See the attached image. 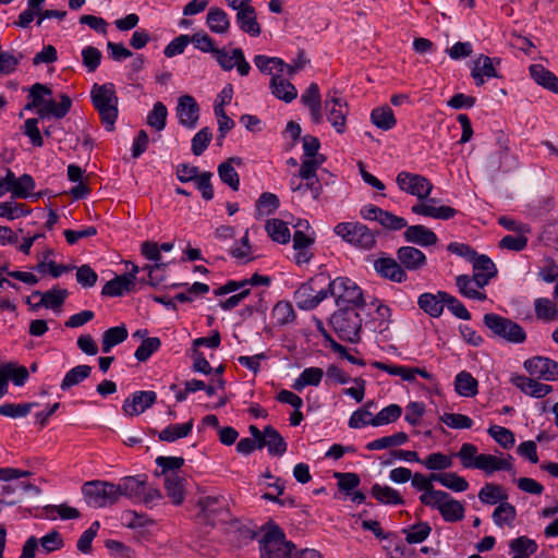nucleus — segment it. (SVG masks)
<instances>
[{"instance_id":"obj_33","label":"nucleus","mask_w":558,"mask_h":558,"mask_svg":"<svg viewBox=\"0 0 558 558\" xmlns=\"http://www.w3.org/2000/svg\"><path fill=\"white\" fill-rule=\"evenodd\" d=\"M32 473L29 471H23L14 468H0V495L8 496L13 494L16 489H20L19 484H12L11 481L21 477H27Z\"/></svg>"},{"instance_id":"obj_62","label":"nucleus","mask_w":558,"mask_h":558,"mask_svg":"<svg viewBox=\"0 0 558 558\" xmlns=\"http://www.w3.org/2000/svg\"><path fill=\"white\" fill-rule=\"evenodd\" d=\"M197 507L206 518H210L225 507V499L220 496H206L199 498Z\"/></svg>"},{"instance_id":"obj_28","label":"nucleus","mask_w":558,"mask_h":558,"mask_svg":"<svg viewBox=\"0 0 558 558\" xmlns=\"http://www.w3.org/2000/svg\"><path fill=\"white\" fill-rule=\"evenodd\" d=\"M494 62L499 64L500 59H492L488 56L481 54L474 61V66L471 71V76L474 78L475 84L477 86H482L485 83L484 77H498L497 71L494 66Z\"/></svg>"},{"instance_id":"obj_34","label":"nucleus","mask_w":558,"mask_h":558,"mask_svg":"<svg viewBox=\"0 0 558 558\" xmlns=\"http://www.w3.org/2000/svg\"><path fill=\"white\" fill-rule=\"evenodd\" d=\"M185 478L177 473H171L165 477V489L171 502L175 506L181 505L185 499Z\"/></svg>"},{"instance_id":"obj_45","label":"nucleus","mask_w":558,"mask_h":558,"mask_svg":"<svg viewBox=\"0 0 558 558\" xmlns=\"http://www.w3.org/2000/svg\"><path fill=\"white\" fill-rule=\"evenodd\" d=\"M265 230L269 238L280 244H287L290 242L291 233L284 221L281 219H268L265 223Z\"/></svg>"},{"instance_id":"obj_39","label":"nucleus","mask_w":558,"mask_h":558,"mask_svg":"<svg viewBox=\"0 0 558 558\" xmlns=\"http://www.w3.org/2000/svg\"><path fill=\"white\" fill-rule=\"evenodd\" d=\"M417 305L430 317L437 318L444 312L445 302L439 296V291L436 294L425 292L418 296Z\"/></svg>"},{"instance_id":"obj_43","label":"nucleus","mask_w":558,"mask_h":558,"mask_svg":"<svg viewBox=\"0 0 558 558\" xmlns=\"http://www.w3.org/2000/svg\"><path fill=\"white\" fill-rule=\"evenodd\" d=\"M128 335H129L128 329H126L125 325H123V324L120 326H116V327H111V328L107 329L102 333V340H101L102 352L109 353L113 347L125 341L128 338Z\"/></svg>"},{"instance_id":"obj_15","label":"nucleus","mask_w":558,"mask_h":558,"mask_svg":"<svg viewBox=\"0 0 558 558\" xmlns=\"http://www.w3.org/2000/svg\"><path fill=\"white\" fill-rule=\"evenodd\" d=\"M217 63L223 71H231L234 66L241 76L248 75L251 65L246 61L244 52L241 48H234L231 54L223 48H217L213 53Z\"/></svg>"},{"instance_id":"obj_50","label":"nucleus","mask_w":558,"mask_h":558,"mask_svg":"<svg viewBox=\"0 0 558 558\" xmlns=\"http://www.w3.org/2000/svg\"><path fill=\"white\" fill-rule=\"evenodd\" d=\"M473 284H475L473 276L470 277L469 275H459L456 278V286L464 298L485 301L487 299L486 294L476 290Z\"/></svg>"},{"instance_id":"obj_51","label":"nucleus","mask_w":558,"mask_h":558,"mask_svg":"<svg viewBox=\"0 0 558 558\" xmlns=\"http://www.w3.org/2000/svg\"><path fill=\"white\" fill-rule=\"evenodd\" d=\"M409 440L408 435L404 432H399L389 436L377 438L366 445V449L374 450H383L386 448H392L397 446H401Z\"/></svg>"},{"instance_id":"obj_5","label":"nucleus","mask_w":558,"mask_h":558,"mask_svg":"<svg viewBox=\"0 0 558 558\" xmlns=\"http://www.w3.org/2000/svg\"><path fill=\"white\" fill-rule=\"evenodd\" d=\"M333 331L342 341L357 343L361 340L362 318L356 308L345 306L330 317Z\"/></svg>"},{"instance_id":"obj_54","label":"nucleus","mask_w":558,"mask_h":558,"mask_svg":"<svg viewBox=\"0 0 558 558\" xmlns=\"http://www.w3.org/2000/svg\"><path fill=\"white\" fill-rule=\"evenodd\" d=\"M35 407H38L37 402L3 403L0 405V415L10 418H21L27 416Z\"/></svg>"},{"instance_id":"obj_58","label":"nucleus","mask_w":558,"mask_h":558,"mask_svg":"<svg viewBox=\"0 0 558 558\" xmlns=\"http://www.w3.org/2000/svg\"><path fill=\"white\" fill-rule=\"evenodd\" d=\"M272 317L278 326L292 323L295 318L292 304L289 301H279L272 308Z\"/></svg>"},{"instance_id":"obj_18","label":"nucleus","mask_w":558,"mask_h":558,"mask_svg":"<svg viewBox=\"0 0 558 558\" xmlns=\"http://www.w3.org/2000/svg\"><path fill=\"white\" fill-rule=\"evenodd\" d=\"M157 400V393L151 390L133 392L122 404L123 413L126 416H137L153 407Z\"/></svg>"},{"instance_id":"obj_20","label":"nucleus","mask_w":558,"mask_h":558,"mask_svg":"<svg viewBox=\"0 0 558 558\" xmlns=\"http://www.w3.org/2000/svg\"><path fill=\"white\" fill-rule=\"evenodd\" d=\"M396 256L405 272L420 271L427 264V257L424 252L415 246H401L397 250Z\"/></svg>"},{"instance_id":"obj_40","label":"nucleus","mask_w":558,"mask_h":558,"mask_svg":"<svg viewBox=\"0 0 558 558\" xmlns=\"http://www.w3.org/2000/svg\"><path fill=\"white\" fill-rule=\"evenodd\" d=\"M534 312L538 320L544 323L558 322V306L548 298H537L534 300Z\"/></svg>"},{"instance_id":"obj_3","label":"nucleus","mask_w":558,"mask_h":558,"mask_svg":"<svg viewBox=\"0 0 558 558\" xmlns=\"http://www.w3.org/2000/svg\"><path fill=\"white\" fill-rule=\"evenodd\" d=\"M264 534L258 541L262 558H293L294 544L287 541L283 530L274 521L262 527Z\"/></svg>"},{"instance_id":"obj_55","label":"nucleus","mask_w":558,"mask_h":558,"mask_svg":"<svg viewBox=\"0 0 558 558\" xmlns=\"http://www.w3.org/2000/svg\"><path fill=\"white\" fill-rule=\"evenodd\" d=\"M402 414V408L399 404H389L381 409L371 421L372 426H383L399 420Z\"/></svg>"},{"instance_id":"obj_61","label":"nucleus","mask_w":558,"mask_h":558,"mask_svg":"<svg viewBox=\"0 0 558 558\" xmlns=\"http://www.w3.org/2000/svg\"><path fill=\"white\" fill-rule=\"evenodd\" d=\"M487 433L496 442H498L505 449H510L514 445V434L506 427L492 425L487 429Z\"/></svg>"},{"instance_id":"obj_48","label":"nucleus","mask_w":558,"mask_h":558,"mask_svg":"<svg viewBox=\"0 0 558 558\" xmlns=\"http://www.w3.org/2000/svg\"><path fill=\"white\" fill-rule=\"evenodd\" d=\"M371 121L378 129L384 131H389L393 129L397 124V120L395 118L393 111L390 107L384 106L378 107L372 110Z\"/></svg>"},{"instance_id":"obj_13","label":"nucleus","mask_w":558,"mask_h":558,"mask_svg":"<svg viewBox=\"0 0 558 558\" xmlns=\"http://www.w3.org/2000/svg\"><path fill=\"white\" fill-rule=\"evenodd\" d=\"M325 110L328 121L338 133L342 134L345 131L348 106L345 100L339 96L338 90L328 92L325 99Z\"/></svg>"},{"instance_id":"obj_47","label":"nucleus","mask_w":558,"mask_h":558,"mask_svg":"<svg viewBox=\"0 0 558 558\" xmlns=\"http://www.w3.org/2000/svg\"><path fill=\"white\" fill-rule=\"evenodd\" d=\"M432 480L457 493L465 492L469 488L468 481L453 472L432 473Z\"/></svg>"},{"instance_id":"obj_41","label":"nucleus","mask_w":558,"mask_h":558,"mask_svg":"<svg viewBox=\"0 0 558 558\" xmlns=\"http://www.w3.org/2000/svg\"><path fill=\"white\" fill-rule=\"evenodd\" d=\"M372 496L380 504L397 506L404 505V499L390 486L374 484L371 488Z\"/></svg>"},{"instance_id":"obj_22","label":"nucleus","mask_w":558,"mask_h":558,"mask_svg":"<svg viewBox=\"0 0 558 558\" xmlns=\"http://www.w3.org/2000/svg\"><path fill=\"white\" fill-rule=\"evenodd\" d=\"M177 114L182 125L194 129L199 118V107L194 97L183 95L178 100Z\"/></svg>"},{"instance_id":"obj_56","label":"nucleus","mask_w":558,"mask_h":558,"mask_svg":"<svg viewBox=\"0 0 558 558\" xmlns=\"http://www.w3.org/2000/svg\"><path fill=\"white\" fill-rule=\"evenodd\" d=\"M430 532L432 527L427 522H418L403 530L408 544L423 543L429 536Z\"/></svg>"},{"instance_id":"obj_19","label":"nucleus","mask_w":558,"mask_h":558,"mask_svg":"<svg viewBox=\"0 0 558 558\" xmlns=\"http://www.w3.org/2000/svg\"><path fill=\"white\" fill-rule=\"evenodd\" d=\"M374 269L381 278L392 282L402 283L408 279V275L400 262L390 256L376 258L374 260Z\"/></svg>"},{"instance_id":"obj_16","label":"nucleus","mask_w":558,"mask_h":558,"mask_svg":"<svg viewBox=\"0 0 558 558\" xmlns=\"http://www.w3.org/2000/svg\"><path fill=\"white\" fill-rule=\"evenodd\" d=\"M526 372L538 379L548 381L558 380V362L545 357L533 356L524 362Z\"/></svg>"},{"instance_id":"obj_21","label":"nucleus","mask_w":558,"mask_h":558,"mask_svg":"<svg viewBox=\"0 0 558 558\" xmlns=\"http://www.w3.org/2000/svg\"><path fill=\"white\" fill-rule=\"evenodd\" d=\"M471 263L474 270L473 279L477 288H484L497 276V267L487 255L476 254Z\"/></svg>"},{"instance_id":"obj_49","label":"nucleus","mask_w":558,"mask_h":558,"mask_svg":"<svg viewBox=\"0 0 558 558\" xmlns=\"http://www.w3.org/2000/svg\"><path fill=\"white\" fill-rule=\"evenodd\" d=\"M456 392L462 397H474L477 393V380L468 372H460L454 379Z\"/></svg>"},{"instance_id":"obj_23","label":"nucleus","mask_w":558,"mask_h":558,"mask_svg":"<svg viewBox=\"0 0 558 558\" xmlns=\"http://www.w3.org/2000/svg\"><path fill=\"white\" fill-rule=\"evenodd\" d=\"M427 202H421L412 206L411 210L413 214L421 215L424 217H429L434 219L440 220H449L452 219L457 215V209L453 207L442 205V206H434L436 203L435 198H427Z\"/></svg>"},{"instance_id":"obj_11","label":"nucleus","mask_w":558,"mask_h":558,"mask_svg":"<svg viewBox=\"0 0 558 558\" xmlns=\"http://www.w3.org/2000/svg\"><path fill=\"white\" fill-rule=\"evenodd\" d=\"M434 499L428 507L437 509L446 522H458L463 520L465 508L464 505L452 498V496L445 492H434Z\"/></svg>"},{"instance_id":"obj_4","label":"nucleus","mask_w":558,"mask_h":558,"mask_svg":"<svg viewBox=\"0 0 558 558\" xmlns=\"http://www.w3.org/2000/svg\"><path fill=\"white\" fill-rule=\"evenodd\" d=\"M333 232L350 245L371 251L377 244L378 230H372L359 221L339 222L335 226Z\"/></svg>"},{"instance_id":"obj_46","label":"nucleus","mask_w":558,"mask_h":558,"mask_svg":"<svg viewBox=\"0 0 558 558\" xmlns=\"http://www.w3.org/2000/svg\"><path fill=\"white\" fill-rule=\"evenodd\" d=\"M92 366L89 365H77L66 372L64 378L61 381L60 389L66 391L73 386H76L88 378L92 374Z\"/></svg>"},{"instance_id":"obj_53","label":"nucleus","mask_w":558,"mask_h":558,"mask_svg":"<svg viewBox=\"0 0 558 558\" xmlns=\"http://www.w3.org/2000/svg\"><path fill=\"white\" fill-rule=\"evenodd\" d=\"M517 517V510L510 502H501L493 512L494 523L502 527L504 525L511 526Z\"/></svg>"},{"instance_id":"obj_6","label":"nucleus","mask_w":558,"mask_h":558,"mask_svg":"<svg viewBox=\"0 0 558 558\" xmlns=\"http://www.w3.org/2000/svg\"><path fill=\"white\" fill-rule=\"evenodd\" d=\"M326 290L327 298L333 296L338 306L361 308L365 305L361 288L348 277H337L328 283Z\"/></svg>"},{"instance_id":"obj_29","label":"nucleus","mask_w":558,"mask_h":558,"mask_svg":"<svg viewBox=\"0 0 558 558\" xmlns=\"http://www.w3.org/2000/svg\"><path fill=\"white\" fill-rule=\"evenodd\" d=\"M72 106L71 98L62 94L60 96V102H56L54 100L50 99L45 102V105L37 110L39 119H45L48 117H53L56 119H62L64 118Z\"/></svg>"},{"instance_id":"obj_10","label":"nucleus","mask_w":558,"mask_h":558,"mask_svg":"<svg viewBox=\"0 0 558 558\" xmlns=\"http://www.w3.org/2000/svg\"><path fill=\"white\" fill-rule=\"evenodd\" d=\"M396 182L401 191L416 196L420 201L427 199L434 187L426 177L408 171L399 172Z\"/></svg>"},{"instance_id":"obj_31","label":"nucleus","mask_w":558,"mask_h":558,"mask_svg":"<svg viewBox=\"0 0 558 558\" xmlns=\"http://www.w3.org/2000/svg\"><path fill=\"white\" fill-rule=\"evenodd\" d=\"M529 72L537 85L548 89L551 93L558 94V77L555 73L538 63L531 64Z\"/></svg>"},{"instance_id":"obj_2","label":"nucleus","mask_w":558,"mask_h":558,"mask_svg":"<svg viewBox=\"0 0 558 558\" xmlns=\"http://www.w3.org/2000/svg\"><path fill=\"white\" fill-rule=\"evenodd\" d=\"M90 101L105 130L112 132L119 117V97L113 83H95L90 89Z\"/></svg>"},{"instance_id":"obj_60","label":"nucleus","mask_w":558,"mask_h":558,"mask_svg":"<svg viewBox=\"0 0 558 558\" xmlns=\"http://www.w3.org/2000/svg\"><path fill=\"white\" fill-rule=\"evenodd\" d=\"M161 347V340L158 337L146 338L135 350L134 356L138 362L147 361Z\"/></svg>"},{"instance_id":"obj_1","label":"nucleus","mask_w":558,"mask_h":558,"mask_svg":"<svg viewBox=\"0 0 558 558\" xmlns=\"http://www.w3.org/2000/svg\"><path fill=\"white\" fill-rule=\"evenodd\" d=\"M477 447L470 442L462 444L457 457L465 469H478L487 475L497 471H507L515 474L513 468V458L508 454L507 458H498L494 454L477 453Z\"/></svg>"},{"instance_id":"obj_37","label":"nucleus","mask_w":558,"mask_h":558,"mask_svg":"<svg viewBox=\"0 0 558 558\" xmlns=\"http://www.w3.org/2000/svg\"><path fill=\"white\" fill-rule=\"evenodd\" d=\"M206 24L211 33L226 34L230 28V19L221 8L211 7L207 12Z\"/></svg>"},{"instance_id":"obj_30","label":"nucleus","mask_w":558,"mask_h":558,"mask_svg":"<svg viewBox=\"0 0 558 558\" xmlns=\"http://www.w3.org/2000/svg\"><path fill=\"white\" fill-rule=\"evenodd\" d=\"M269 87L276 98L287 104L293 101L298 96L295 86L290 81L283 78L281 74L271 76Z\"/></svg>"},{"instance_id":"obj_12","label":"nucleus","mask_w":558,"mask_h":558,"mask_svg":"<svg viewBox=\"0 0 558 558\" xmlns=\"http://www.w3.org/2000/svg\"><path fill=\"white\" fill-rule=\"evenodd\" d=\"M360 216L364 220L377 221L381 227L390 231H398L407 227L408 222L391 211L385 210L376 205L367 204L361 207Z\"/></svg>"},{"instance_id":"obj_38","label":"nucleus","mask_w":558,"mask_h":558,"mask_svg":"<svg viewBox=\"0 0 558 558\" xmlns=\"http://www.w3.org/2000/svg\"><path fill=\"white\" fill-rule=\"evenodd\" d=\"M33 295L40 296V302L35 305V307L44 306L47 308H59L64 303L65 299L68 298V290L65 289H59V288H52L46 292L35 291L33 292Z\"/></svg>"},{"instance_id":"obj_36","label":"nucleus","mask_w":558,"mask_h":558,"mask_svg":"<svg viewBox=\"0 0 558 558\" xmlns=\"http://www.w3.org/2000/svg\"><path fill=\"white\" fill-rule=\"evenodd\" d=\"M134 291H136V288H134V282L130 281L123 275H119L105 283L101 290V294L105 296L116 298Z\"/></svg>"},{"instance_id":"obj_63","label":"nucleus","mask_w":558,"mask_h":558,"mask_svg":"<svg viewBox=\"0 0 558 558\" xmlns=\"http://www.w3.org/2000/svg\"><path fill=\"white\" fill-rule=\"evenodd\" d=\"M439 296L442 298V301L445 302V305H447L448 310L458 318L463 320L471 319V314L466 310V307L461 303L457 298L453 295L445 292L439 291Z\"/></svg>"},{"instance_id":"obj_57","label":"nucleus","mask_w":558,"mask_h":558,"mask_svg":"<svg viewBox=\"0 0 558 558\" xmlns=\"http://www.w3.org/2000/svg\"><path fill=\"white\" fill-rule=\"evenodd\" d=\"M168 110L161 102L157 101L147 114V124L156 131H162L167 124Z\"/></svg>"},{"instance_id":"obj_27","label":"nucleus","mask_w":558,"mask_h":558,"mask_svg":"<svg viewBox=\"0 0 558 558\" xmlns=\"http://www.w3.org/2000/svg\"><path fill=\"white\" fill-rule=\"evenodd\" d=\"M146 481L147 476L144 474L125 476L119 484H117V487H119L120 490V497L125 496L133 502H138L142 494H144L143 489L145 488Z\"/></svg>"},{"instance_id":"obj_14","label":"nucleus","mask_w":558,"mask_h":558,"mask_svg":"<svg viewBox=\"0 0 558 558\" xmlns=\"http://www.w3.org/2000/svg\"><path fill=\"white\" fill-rule=\"evenodd\" d=\"M317 279L302 283L294 292L293 299L296 306L302 311H312L316 308L322 301L327 299V290H316Z\"/></svg>"},{"instance_id":"obj_35","label":"nucleus","mask_w":558,"mask_h":558,"mask_svg":"<svg viewBox=\"0 0 558 558\" xmlns=\"http://www.w3.org/2000/svg\"><path fill=\"white\" fill-rule=\"evenodd\" d=\"M512 383L524 393L534 398H543L553 391L550 385L538 383L525 376H517L512 379Z\"/></svg>"},{"instance_id":"obj_59","label":"nucleus","mask_w":558,"mask_h":558,"mask_svg":"<svg viewBox=\"0 0 558 558\" xmlns=\"http://www.w3.org/2000/svg\"><path fill=\"white\" fill-rule=\"evenodd\" d=\"M421 463L430 471H444L450 469L453 464L452 458L442 452H433L428 454Z\"/></svg>"},{"instance_id":"obj_52","label":"nucleus","mask_w":558,"mask_h":558,"mask_svg":"<svg viewBox=\"0 0 558 558\" xmlns=\"http://www.w3.org/2000/svg\"><path fill=\"white\" fill-rule=\"evenodd\" d=\"M478 498L483 504L495 505L498 501L507 502L508 495L502 490V487L493 484L486 483L478 493Z\"/></svg>"},{"instance_id":"obj_42","label":"nucleus","mask_w":558,"mask_h":558,"mask_svg":"<svg viewBox=\"0 0 558 558\" xmlns=\"http://www.w3.org/2000/svg\"><path fill=\"white\" fill-rule=\"evenodd\" d=\"M411 481H412V486L415 489L423 492V494L420 496L421 504H423L425 506H428L429 504H432V500L435 498L434 492L439 490V489H435L432 484L433 482H435L434 480H432V474L428 477H426L422 473H415L414 475H412Z\"/></svg>"},{"instance_id":"obj_25","label":"nucleus","mask_w":558,"mask_h":558,"mask_svg":"<svg viewBox=\"0 0 558 558\" xmlns=\"http://www.w3.org/2000/svg\"><path fill=\"white\" fill-rule=\"evenodd\" d=\"M267 447L268 453L281 457L287 451L288 445L279 432L271 425L264 427L263 439L258 442V449Z\"/></svg>"},{"instance_id":"obj_24","label":"nucleus","mask_w":558,"mask_h":558,"mask_svg":"<svg viewBox=\"0 0 558 558\" xmlns=\"http://www.w3.org/2000/svg\"><path fill=\"white\" fill-rule=\"evenodd\" d=\"M405 231L403 233L404 240L408 243H412L422 247L435 245L438 242L437 234L426 228L423 225H414L405 227Z\"/></svg>"},{"instance_id":"obj_32","label":"nucleus","mask_w":558,"mask_h":558,"mask_svg":"<svg viewBox=\"0 0 558 558\" xmlns=\"http://www.w3.org/2000/svg\"><path fill=\"white\" fill-rule=\"evenodd\" d=\"M233 163L240 166L242 165V159L240 157H231L228 160L221 162L218 166L217 171L220 180L232 191L236 192L240 189V178L233 167Z\"/></svg>"},{"instance_id":"obj_8","label":"nucleus","mask_w":558,"mask_h":558,"mask_svg":"<svg viewBox=\"0 0 558 558\" xmlns=\"http://www.w3.org/2000/svg\"><path fill=\"white\" fill-rule=\"evenodd\" d=\"M484 325L495 337L501 338L510 343H523L526 340V332L515 322L495 313H487L483 317Z\"/></svg>"},{"instance_id":"obj_44","label":"nucleus","mask_w":558,"mask_h":558,"mask_svg":"<svg viewBox=\"0 0 558 558\" xmlns=\"http://www.w3.org/2000/svg\"><path fill=\"white\" fill-rule=\"evenodd\" d=\"M193 429V420L191 418L183 424H170L163 428L159 434L158 438L160 441L173 442L178 439L184 438L191 434Z\"/></svg>"},{"instance_id":"obj_9","label":"nucleus","mask_w":558,"mask_h":558,"mask_svg":"<svg viewBox=\"0 0 558 558\" xmlns=\"http://www.w3.org/2000/svg\"><path fill=\"white\" fill-rule=\"evenodd\" d=\"M498 149L488 158V167L494 173H509L518 168V158L510 151L509 138L504 133L496 137Z\"/></svg>"},{"instance_id":"obj_26","label":"nucleus","mask_w":558,"mask_h":558,"mask_svg":"<svg viewBox=\"0 0 558 558\" xmlns=\"http://www.w3.org/2000/svg\"><path fill=\"white\" fill-rule=\"evenodd\" d=\"M235 22L242 32L252 37H257L262 33V27L257 22L255 8L252 5L236 10Z\"/></svg>"},{"instance_id":"obj_64","label":"nucleus","mask_w":558,"mask_h":558,"mask_svg":"<svg viewBox=\"0 0 558 558\" xmlns=\"http://www.w3.org/2000/svg\"><path fill=\"white\" fill-rule=\"evenodd\" d=\"M35 189V181L31 174L24 173L16 178L15 184L11 190L12 196L17 198H27Z\"/></svg>"},{"instance_id":"obj_7","label":"nucleus","mask_w":558,"mask_h":558,"mask_svg":"<svg viewBox=\"0 0 558 558\" xmlns=\"http://www.w3.org/2000/svg\"><path fill=\"white\" fill-rule=\"evenodd\" d=\"M82 493L88 506L105 508L112 506L120 499V490L117 484L106 481H90L82 486Z\"/></svg>"},{"instance_id":"obj_17","label":"nucleus","mask_w":558,"mask_h":558,"mask_svg":"<svg viewBox=\"0 0 558 558\" xmlns=\"http://www.w3.org/2000/svg\"><path fill=\"white\" fill-rule=\"evenodd\" d=\"M29 377V373L27 368L23 365H17L16 363L9 362L5 364H1L0 366V399L3 398L9 390V381L21 387L23 386Z\"/></svg>"}]
</instances>
